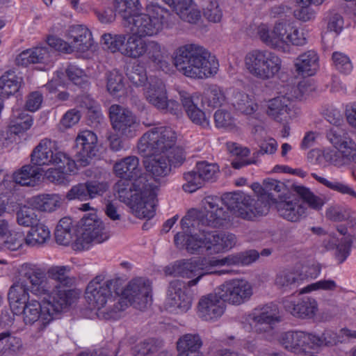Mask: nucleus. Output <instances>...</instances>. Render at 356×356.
<instances>
[{"mask_svg":"<svg viewBox=\"0 0 356 356\" xmlns=\"http://www.w3.org/2000/svg\"><path fill=\"white\" fill-rule=\"evenodd\" d=\"M145 96L147 101L160 111L177 115L179 104L174 100L168 99L167 90L164 83L159 79L150 78L145 88Z\"/></svg>","mask_w":356,"mask_h":356,"instance_id":"obj_15","label":"nucleus"},{"mask_svg":"<svg viewBox=\"0 0 356 356\" xmlns=\"http://www.w3.org/2000/svg\"><path fill=\"white\" fill-rule=\"evenodd\" d=\"M323 244L327 250L336 248V257L339 264L343 263L350 253L351 246L353 245V238H343L341 243L334 234H328L323 241Z\"/></svg>","mask_w":356,"mask_h":356,"instance_id":"obj_38","label":"nucleus"},{"mask_svg":"<svg viewBox=\"0 0 356 356\" xmlns=\"http://www.w3.org/2000/svg\"><path fill=\"white\" fill-rule=\"evenodd\" d=\"M153 158L149 157L145 161L147 171L154 177H165L170 171L168 159L163 155L154 154Z\"/></svg>","mask_w":356,"mask_h":356,"instance_id":"obj_48","label":"nucleus"},{"mask_svg":"<svg viewBox=\"0 0 356 356\" xmlns=\"http://www.w3.org/2000/svg\"><path fill=\"white\" fill-rule=\"evenodd\" d=\"M149 13H134L123 15L122 24L131 33L143 38L153 37L161 32L169 15V10L159 2L153 3Z\"/></svg>","mask_w":356,"mask_h":356,"instance_id":"obj_7","label":"nucleus"},{"mask_svg":"<svg viewBox=\"0 0 356 356\" xmlns=\"http://www.w3.org/2000/svg\"><path fill=\"white\" fill-rule=\"evenodd\" d=\"M107 90L113 95L124 89L123 77L116 71L111 72L107 76Z\"/></svg>","mask_w":356,"mask_h":356,"instance_id":"obj_64","label":"nucleus"},{"mask_svg":"<svg viewBox=\"0 0 356 356\" xmlns=\"http://www.w3.org/2000/svg\"><path fill=\"white\" fill-rule=\"evenodd\" d=\"M26 243V236L20 232H12L6 237V239L2 243V248L10 251H15Z\"/></svg>","mask_w":356,"mask_h":356,"instance_id":"obj_60","label":"nucleus"},{"mask_svg":"<svg viewBox=\"0 0 356 356\" xmlns=\"http://www.w3.org/2000/svg\"><path fill=\"white\" fill-rule=\"evenodd\" d=\"M221 201L218 197H207L204 209H191L181 219L183 232L174 237L176 247L185 249L192 254H218L233 248L236 237L232 233L209 231L208 227H220L229 220V212L219 207Z\"/></svg>","mask_w":356,"mask_h":356,"instance_id":"obj_1","label":"nucleus"},{"mask_svg":"<svg viewBox=\"0 0 356 356\" xmlns=\"http://www.w3.org/2000/svg\"><path fill=\"white\" fill-rule=\"evenodd\" d=\"M291 190L296 193L313 209L319 210L325 204L323 198L315 195L309 188L295 184L281 182L276 179H268L263 183V191L274 201L281 198L285 191Z\"/></svg>","mask_w":356,"mask_h":356,"instance_id":"obj_13","label":"nucleus"},{"mask_svg":"<svg viewBox=\"0 0 356 356\" xmlns=\"http://www.w3.org/2000/svg\"><path fill=\"white\" fill-rule=\"evenodd\" d=\"M74 291L68 289H53L49 293V299L44 301V308L49 310L50 314H52V320L56 315L65 311L72 304Z\"/></svg>","mask_w":356,"mask_h":356,"instance_id":"obj_26","label":"nucleus"},{"mask_svg":"<svg viewBox=\"0 0 356 356\" xmlns=\"http://www.w3.org/2000/svg\"><path fill=\"white\" fill-rule=\"evenodd\" d=\"M307 349L331 346L337 343V334L331 330H325L321 334L306 332Z\"/></svg>","mask_w":356,"mask_h":356,"instance_id":"obj_45","label":"nucleus"},{"mask_svg":"<svg viewBox=\"0 0 356 356\" xmlns=\"http://www.w3.org/2000/svg\"><path fill=\"white\" fill-rule=\"evenodd\" d=\"M176 138L175 132L170 127L153 128L140 138L138 152L144 157L163 154L170 167L179 166L185 161V156L183 149L175 146Z\"/></svg>","mask_w":356,"mask_h":356,"instance_id":"obj_4","label":"nucleus"},{"mask_svg":"<svg viewBox=\"0 0 356 356\" xmlns=\"http://www.w3.org/2000/svg\"><path fill=\"white\" fill-rule=\"evenodd\" d=\"M204 16L209 21L218 22L222 17V12L215 0H202Z\"/></svg>","mask_w":356,"mask_h":356,"instance_id":"obj_59","label":"nucleus"},{"mask_svg":"<svg viewBox=\"0 0 356 356\" xmlns=\"http://www.w3.org/2000/svg\"><path fill=\"white\" fill-rule=\"evenodd\" d=\"M31 163L35 165H49L58 162L67 161V155L56 147V142L43 139L34 148Z\"/></svg>","mask_w":356,"mask_h":356,"instance_id":"obj_20","label":"nucleus"},{"mask_svg":"<svg viewBox=\"0 0 356 356\" xmlns=\"http://www.w3.org/2000/svg\"><path fill=\"white\" fill-rule=\"evenodd\" d=\"M227 150L234 156H236L237 159L232 161V165L235 169H240L243 166L253 163L254 161L245 159L248 156L250 150L247 148H243L236 143H227Z\"/></svg>","mask_w":356,"mask_h":356,"instance_id":"obj_55","label":"nucleus"},{"mask_svg":"<svg viewBox=\"0 0 356 356\" xmlns=\"http://www.w3.org/2000/svg\"><path fill=\"white\" fill-rule=\"evenodd\" d=\"M51 284L45 272L35 265L22 266L19 278L10 286L8 299L13 312H20L24 304L31 300L29 292L36 296L49 293Z\"/></svg>","mask_w":356,"mask_h":356,"instance_id":"obj_2","label":"nucleus"},{"mask_svg":"<svg viewBox=\"0 0 356 356\" xmlns=\"http://www.w3.org/2000/svg\"><path fill=\"white\" fill-rule=\"evenodd\" d=\"M79 236L75 241L74 248L84 250L92 243H101L109 238L103 222L96 213L85 215L79 222Z\"/></svg>","mask_w":356,"mask_h":356,"instance_id":"obj_12","label":"nucleus"},{"mask_svg":"<svg viewBox=\"0 0 356 356\" xmlns=\"http://www.w3.org/2000/svg\"><path fill=\"white\" fill-rule=\"evenodd\" d=\"M174 63L178 71L186 76L204 79L217 72L218 63L203 47L187 44L176 51Z\"/></svg>","mask_w":356,"mask_h":356,"instance_id":"obj_6","label":"nucleus"},{"mask_svg":"<svg viewBox=\"0 0 356 356\" xmlns=\"http://www.w3.org/2000/svg\"><path fill=\"white\" fill-rule=\"evenodd\" d=\"M142 181L121 179L114 185L113 191L121 202L134 210L137 217L150 219L155 214L158 187L149 184L140 187Z\"/></svg>","mask_w":356,"mask_h":356,"instance_id":"obj_3","label":"nucleus"},{"mask_svg":"<svg viewBox=\"0 0 356 356\" xmlns=\"http://www.w3.org/2000/svg\"><path fill=\"white\" fill-rule=\"evenodd\" d=\"M276 208L281 217L291 222L299 220L305 216L306 211V207L303 203L297 198L280 200L277 202Z\"/></svg>","mask_w":356,"mask_h":356,"instance_id":"obj_34","label":"nucleus"},{"mask_svg":"<svg viewBox=\"0 0 356 356\" xmlns=\"http://www.w3.org/2000/svg\"><path fill=\"white\" fill-rule=\"evenodd\" d=\"M203 342L198 334H186L181 336L177 342L179 354L184 356H204L200 350Z\"/></svg>","mask_w":356,"mask_h":356,"instance_id":"obj_37","label":"nucleus"},{"mask_svg":"<svg viewBox=\"0 0 356 356\" xmlns=\"http://www.w3.org/2000/svg\"><path fill=\"white\" fill-rule=\"evenodd\" d=\"M163 346V341L156 339L145 340L136 345L133 348L134 356H146L158 351Z\"/></svg>","mask_w":356,"mask_h":356,"instance_id":"obj_56","label":"nucleus"},{"mask_svg":"<svg viewBox=\"0 0 356 356\" xmlns=\"http://www.w3.org/2000/svg\"><path fill=\"white\" fill-rule=\"evenodd\" d=\"M219 207L226 206L227 209L236 216L244 220H252L254 218L265 215L268 211V205L261 199L255 200L243 192L224 194Z\"/></svg>","mask_w":356,"mask_h":356,"instance_id":"obj_9","label":"nucleus"},{"mask_svg":"<svg viewBox=\"0 0 356 356\" xmlns=\"http://www.w3.org/2000/svg\"><path fill=\"white\" fill-rule=\"evenodd\" d=\"M292 97L298 96H280L271 99L268 106V115L278 122H286L288 119L293 118L294 111L291 108Z\"/></svg>","mask_w":356,"mask_h":356,"instance_id":"obj_29","label":"nucleus"},{"mask_svg":"<svg viewBox=\"0 0 356 356\" xmlns=\"http://www.w3.org/2000/svg\"><path fill=\"white\" fill-rule=\"evenodd\" d=\"M224 302L218 294L216 288L211 293L200 298L197 305L198 316L204 321H213L222 315L225 310Z\"/></svg>","mask_w":356,"mask_h":356,"instance_id":"obj_24","label":"nucleus"},{"mask_svg":"<svg viewBox=\"0 0 356 356\" xmlns=\"http://www.w3.org/2000/svg\"><path fill=\"white\" fill-rule=\"evenodd\" d=\"M60 197L56 194H42L31 200V206L40 211L52 212L60 206Z\"/></svg>","mask_w":356,"mask_h":356,"instance_id":"obj_43","label":"nucleus"},{"mask_svg":"<svg viewBox=\"0 0 356 356\" xmlns=\"http://www.w3.org/2000/svg\"><path fill=\"white\" fill-rule=\"evenodd\" d=\"M127 76L130 82L136 87L143 86L147 81L146 70L139 64H134L128 69Z\"/></svg>","mask_w":356,"mask_h":356,"instance_id":"obj_58","label":"nucleus"},{"mask_svg":"<svg viewBox=\"0 0 356 356\" xmlns=\"http://www.w3.org/2000/svg\"><path fill=\"white\" fill-rule=\"evenodd\" d=\"M50 238L49 228L42 223H36L31 227L26 236V245L37 246L46 243Z\"/></svg>","mask_w":356,"mask_h":356,"instance_id":"obj_46","label":"nucleus"},{"mask_svg":"<svg viewBox=\"0 0 356 356\" xmlns=\"http://www.w3.org/2000/svg\"><path fill=\"white\" fill-rule=\"evenodd\" d=\"M278 341L286 350L296 354L307 350L306 332L302 331H288L281 333Z\"/></svg>","mask_w":356,"mask_h":356,"instance_id":"obj_33","label":"nucleus"},{"mask_svg":"<svg viewBox=\"0 0 356 356\" xmlns=\"http://www.w3.org/2000/svg\"><path fill=\"white\" fill-rule=\"evenodd\" d=\"M53 59L52 49L42 46L23 51L16 57L15 63L19 66L26 67L30 64L49 63Z\"/></svg>","mask_w":356,"mask_h":356,"instance_id":"obj_28","label":"nucleus"},{"mask_svg":"<svg viewBox=\"0 0 356 356\" xmlns=\"http://www.w3.org/2000/svg\"><path fill=\"white\" fill-rule=\"evenodd\" d=\"M109 116L113 129L121 137L131 138L136 136L139 123L131 111L113 104L109 108Z\"/></svg>","mask_w":356,"mask_h":356,"instance_id":"obj_14","label":"nucleus"},{"mask_svg":"<svg viewBox=\"0 0 356 356\" xmlns=\"http://www.w3.org/2000/svg\"><path fill=\"white\" fill-rule=\"evenodd\" d=\"M120 293L134 307L139 310L146 309L152 301L150 282L143 277L131 280Z\"/></svg>","mask_w":356,"mask_h":356,"instance_id":"obj_16","label":"nucleus"},{"mask_svg":"<svg viewBox=\"0 0 356 356\" xmlns=\"http://www.w3.org/2000/svg\"><path fill=\"white\" fill-rule=\"evenodd\" d=\"M186 283L180 280H173L170 282L165 308L170 312L185 313L190 309L192 305V298L186 292Z\"/></svg>","mask_w":356,"mask_h":356,"instance_id":"obj_19","label":"nucleus"},{"mask_svg":"<svg viewBox=\"0 0 356 356\" xmlns=\"http://www.w3.org/2000/svg\"><path fill=\"white\" fill-rule=\"evenodd\" d=\"M15 314H22L23 321L26 325H32L37 323L40 332L44 330L52 321V314L44 308V303L31 299L23 305L20 312H13Z\"/></svg>","mask_w":356,"mask_h":356,"instance_id":"obj_21","label":"nucleus"},{"mask_svg":"<svg viewBox=\"0 0 356 356\" xmlns=\"http://www.w3.org/2000/svg\"><path fill=\"white\" fill-rule=\"evenodd\" d=\"M295 67L299 74L306 76L314 75L318 67L317 54L312 50L302 54L296 58Z\"/></svg>","mask_w":356,"mask_h":356,"instance_id":"obj_40","label":"nucleus"},{"mask_svg":"<svg viewBox=\"0 0 356 356\" xmlns=\"http://www.w3.org/2000/svg\"><path fill=\"white\" fill-rule=\"evenodd\" d=\"M282 303L285 310L297 318H311L314 316L317 311V302L311 298H304L298 302L286 298Z\"/></svg>","mask_w":356,"mask_h":356,"instance_id":"obj_27","label":"nucleus"},{"mask_svg":"<svg viewBox=\"0 0 356 356\" xmlns=\"http://www.w3.org/2000/svg\"><path fill=\"white\" fill-rule=\"evenodd\" d=\"M312 176L330 190L356 199V191L350 185L335 179L328 180L326 178L317 175L316 173H312Z\"/></svg>","mask_w":356,"mask_h":356,"instance_id":"obj_52","label":"nucleus"},{"mask_svg":"<svg viewBox=\"0 0 356 356\" xmlns=\"http://www.w3.org/2000/svg\"><path fill=\"white\" fill-rule=\"evenodd\" d=\"M23 78L13 70H8L0 77V96L5 99L19 91Z\"/></svg>","mask_w":356,"mask_h":356,"instance_id":"obj_39","label":"nucleus"},{"mask_svg":"<svg viewBox=\"0 0 356 356\" xmlns=\"http://www.w3.org/2000/svg\"><path fill=\"white\" fill-rule=\"evenodd\" d=\"M66 74L68 79L76 86L85 87L88 85V77L84 72L74 65H70L66 69Z\"/></svg>","mask_w":356,"mask_h":356,"instance_id":"obj_63","label":"nucleus"},{"mask_svg":"<svg viewBox=\"0 0 356 356\" xmlns=\"http://www.w3.org/2000/svg\"><path fill=\"white\" fill-rule=\"evenodd\" d=\"M181 0L170 8L176 10L181 19L191 24L196 23L200 18V13L192 3V0Z\"/></svg>","mask_w":356,"mask_h":356,"instance_id":"obj_49","label":"nucleus"},{"mask_svg":"<svg viewBox=\"0 0 356 356\" xmlns=\"http://www.w3.org/2000/svg\"><path fill=\"white\" fill-rule=\"evenodd\" d=\"M300 281V275L295 271L284 270L275 276V284L283 291H289L296 288Z\"/></svg>","mask_w":356,"mask_h":356,"instance_id":"obj_50","label":"nucleus"},{"mask_svg":"<svg viewBox=\"0 0 356 356\" xmlns=\"http://www.w3.org/2000/svg\"><path fill=\"white\" fill-rule=\"evenodd\" d=\"M22 346L19 338L15 337L10 332L0 333V353L6 356H12L17 354Z\"/></svg>","mask_w":356,"mask_h":356,"instance_id":"obj_47","label":"nucleus"},{"mask_svg":"<svg viewBox=\"0 0 356 356\" xmlns=\"http://www.w3.org/2000/svg\"><path fill=\"white\" fill-rule=\"evenodd\" d=\"M85 183L89 200L103 195L108 188V184L105 181L88 180Z\"/></svg>","mask_w":356,"mask_h":356,"instance_id":"obj_62","label":"nucleus"},{"mask_svg":"<svg viewBox=\"0 0 356 356\" xmlns=\"http://www.w3.org/2000/svg\"><path fill=\"white\" fill-rule=\"evenodd\" d=\"M232 104L236 110L246 115L254 113L258 108L253 98L244 92L238 90L233 92Z\"/></svg>","mask_w":356,"mask_h":356,"instance_id":"obj_44","label":"nucleus"},{"mask_svg":"<svg viewBox=\"0 0 356 356\" xmlns=\"http://www.w3.org/2000/svg\"><path fill=\"white\" fill-rule=\"evenodd\" d=\"M32 124V115L24 111H17L10 119V129L12 133L19 134L29 129Z\"/></svg>","mask_w":356,"mask_h":356,"instance_id":"obj_53","label":"nucleus"},{"mask_svg":"<svg viewBox=\"0 0 356 356\" xmlns=\"http://www.w3.org/2000/svg\"><path fill=\"white\" fill-rule=\"evenodd\" d=\"M257 35L266 45L282 52H288L290 44L302 46L306 44L304 32L284 23H277L273 29L265 24L257 27Z\"/></svg>","mask_w":356,"mask_h":356,"instance_id":"obj_8","label":"nucleus"},{"mask_svg":"<svg viewBox=\"0 0 356 356\" xmlns=\"http://www.w3.org/2000/svg\"><path fill=\"white\" fill-rule=\"evenodd\" d=\"M259 256V253L255 250H250L243 252L231 254L222 259H212L209 260L210 266H246L255 261Z\"/></svg>","mask_w":356,"mask_h":356,"instance_id":"obj_35","label":"nucleus"},{"mask_svg":"<svg viewBox=\"0 0 356 356\" xmlns=\"http://www.w3.org/2000/svg\"><path fill=\"white\" fill-rule=\"evenodd\" d=\"M251 325L257 332H267L272 325L280 321L276 305L270 303L255 308L250 315Z\"/></svg>","mask_w":356,"mask_h":356,"instance_id":"obj_22","label":"nucleus"},{"mask_svg":"<svg viewBox=\"0 0 356 356\" xmlns=\"http://www.w3.org/2000/svg\"><path fill=\"white\" fill-rule=\"evenodd\" d=\"M71 272L72 268L69 266H52L48 268L45 275L53 289H67L75 282Z\"/></svg>","mask_w":356,"mask_h":356,"instance_id":"obj_31","label":"nucleus"},{"mask_svg":"<svg viewBox=\"0 0 356 356\" xmlns=\"http://www.w3.org/2000/svg\"><path fill=\"white\" fill-rule=\"evenodd\" d=\"M245 67L252 76L267 80L277 74L282 60L275 53L266 50H253L245 56Z\"/></svg>","mask_w":356,"mask_h":356,"instance_id":"obj_11","label":"nucleus"},{"mask_svg":"<svg viewBox=\"0 0 356 356\" xmlns=\"http://www.w3.org/2000/svg\"><path fill=\"white\" fill-rule=\"evenodd\" d=\"M145 55H147L154 63L159 65L161 68L166 65L163 60L164 49L161 44L156 40H147Z\"/></svg>","mask_w":356,"mask_h":356,"instance_id":"obj_54","label":"nucleus"},{"mask_svg":"<svg viewBox=\"0 0 356 356\" xmlns=\"http://www.w3.org/2000/svg\"><path fill=\"white\" fill-rule=\"evenodd\" d=\"M58 168H50L46 172L47 179L56 184H63L67 180V176L76 169L74 160L67 156V161L56 163Z\"/></svg>","mask_w":356,"mask_h":356,"instance_id":"obj_41","label":"nucleus"},{"mask_svg":"<svg viewBox=\"0 0 356 356\" xmlns=\"http://www.w3.org/2000/svg\"><path fill=\"white\" fill-rule=\"evenodd\" d=\"M135 33L111 34L104 33L102 41L106 49L112 53L120 52L122 55L137 59L145 56L147 40Z\"/></svg>","mask_w":356,"mask_h":356,"instance_id":"obj_10","label":"nucleus"},{"mask_svg":"<svg viewBox=\"0 0 356 356\" xmlns=\"http://www.w3.org/2000/svg\"><path fill=\"white\" fill-rule=\"evenodd\" d=\"M218 171V166L215 163L198 162L193 170L184 174V179L186 181L182 186L184 191L188 193L195 192L201 188L205 181L215 179Z\"/></svg>","mask_w":356,"mask_h":356,"instance_id":"obj_18","label":"nucleus"},{"mask_svg":"<svg viewBox=\"0 0 356 356\" xmlns=\"http://www.w3.org/2000/svg\"><path fill=\"white\" fill-rule=\"evenodd\" d=\"M115 175L122 179L144 180L140 177L141 170L139 166V160L135 156H129L118 161L113 165Z\"/></svg>","mask_w":356,"mask_h":356,"instance_id":"obj_30","label":"nucleus"},{"mask_svg":"<svg viewBox=\"0 0 356 356\" xmlns=\"http://www.w3.org/2000/svg\"><path fill=\"white\" fill-rule=\"evenodd\" d=\"M97 137L92 131H82L75 140V151L77 160L81 165H86L90 161L96 156L98 152Z\"/></svg>","mask_w":356,"mask_h":356,"instance_id":"obj_23","label":"nucleus"},{"mask_svg":"<svg viewBox=\"0 0 356 356\" xmlns=\"http://www.w3.org/2000/svg\"><path fill=\"white\" fill-rule=\"evenodd\" d=\"M200 269L195 263L191 260H180L177 261L166 270V273L173 275L174 276H179L186 278H192L197 275V277L188 281L186 285L188 287L193 286L197 284L202 276L207 274H218L221 275L223 271H213L210 273H200Z\"/></svg>","mask_w":356,"mask_h":356,"instance_id":"obj_25","label":"nucleus"},{"mask_svg":"<svg viewBox=\"0 0 356 356\" xmlns=\"http://www.w3.org/2000/svg\"><path fill=\"white\" fill-rule=\"evenodd\" d=\"M122 284L120 278L105 280L102 275L96 276L89 282L86 291V298L97 309L96 314L99 318L116 320L120 317V312L124 309V305L121 302L114 303L111 308L104 307L111 300L113 293L117 295L120 293Z\"/></svg>","mask_w":356,"mask_h":356,"instance_id":"obj_5","label":"nucleus"},{"mask_svg":"<svg viewBox=\"0 0 356 356\" xmlns=\"http://www.w3.org/2000/svg\"><path fill=\"white\" fill-rule=\"evenodd\" d=\"M13 180L21 186L33 187L40 180L38 169L31 165H24L13 174Z\"/></svg>","mask_w":356,"mask_h":356,"instance_id":"obj_42","label":"nucleus"},{"mask_svg":"<svg viewBox=\"0 0 356 356\" xmlns=\"http://www.w3.org/2000/svg\"><path fill=\"white\" fill-rule=\"evenodd\" d=\"M338 152L334 153V156L342 158V160L338 159H332L330 157L332 163L334 165H342L349 162H353L356 163V144L350 139L348 142H345V145L340 147Z\"/></svg>","mask_w":356,"mask_h":356,"instance_id":"obj_51","label":"nucleus"},{"mask_svg":"<svg viewBox=\"0 0 356 356\" xmlns=\"http://www.w3.org/2000/svg\"><path fill=\"white\" fill-rule=\"evenodd\" d=\"M326 136L336 149H339L345 145V142L350 140L345 129L342 128V126L331 127L327 130Z\"/></svg>","mask_w":356,"mask_h":356,"instance_id":"obj_57","label":"nucleus"},{"mask_svg":"<svg viewBox=\"0 0 356 356\" xmlns=\"http://www.w3.org/2000/svg\"><path fill=\"white\" fill-rule=\"evenodd\" d=\"M180 99L184 107L187 115L195 124L203 129H207L210 126L209 120L205 113L195 104L191 96L185 91L179 92Z\"/></svg>","mask_w":356,"mask_h":356,"instance_id":"obj_36","label":"nucleus"},{"mask_svg":"<svg viewBox=\"0 0 356 356\" xmlns=\"http://www.w3.org/2000/svg\"><path fill=\"white\" fill-rule=\"evenodd\" d=\"M70 47L72 51L85 52L92 45V34L90 30L83 25H75L70 27L68 33Z\"/></svg>","mask_w":356,"mask_h":356,"instance_id":"obj_32","label":"nucleus"},{"mask_svg":"<svg viewBox=\"0 0 356 356\" xmlns=\"http://www.w3.org/2000/svg\"><path fill=\"white\" fill-rule=\"evenodd\" d=\"M37 220L33 209L24 207L17 213V222L19 225L32 227L37 223Z\"/></svg>","mask_w":356,"mask_h":356,"instance_id":"obj_61","label":"nucleus"},{"mask_svg":"<svg viewBox=\"0 0 356 356\" xmlns=\"http://www.w3.org/2000/svg\"><path fill=\"white\" fill-rule=\"evenodd\" d=\"M217 289L218 294L224 302L234 305H240L248 301L253 293L252 285L245 280H232Z\"/></svg>","mask_w":356,"mask_h":356,"instance_id":"obj_17","label":"nucleus"}]
</instances>
